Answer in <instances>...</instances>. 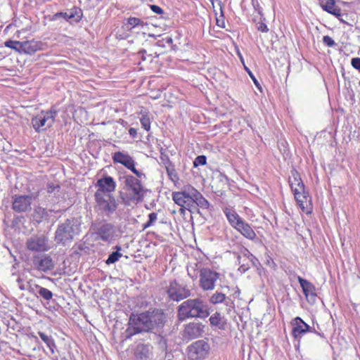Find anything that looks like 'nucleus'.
<instances>
[{"label":"nucleus","instance_id":"4d7b16f0","mask_svg":"<svg viewBox=\"0 0 360 360\" xmlns=\"http://www.w3.org/2000/svg\"><path fill=\"white\" fill-rule=\"evenodd\" d=\"M164 40L168 44H172L173 43V39L171 37H167Z\"/></svg>","mask_w":360,"mask_h":360},{"label":"nucleus","instance_id":"603ef678","mask_svg":"<svg viewBox=\"0 0 360 360\" xmlns=\"http://www.w3.org/2000/svg\"><path fill=\"white\" fill-rule=\"evenodd\" d=\"M150 8L154 13L157 14H162L163 13V10L157 5H151Z\"/></svg>","mask_w":360,"mask_h":360},{"label":"nucleus","instance_id":"f3484780","mask_svg":"<svg viewBox=\"0 0 360 360\" xmlns=\"http://www.w3.org/2000/svg\"><path fill=\"white\" fill-rule=\"evenodd\" d=\"M292 335L296 340H300L307 332L311 331V327L300 317L295 318L292 322Z\"/></svg>","mask_w":360,"mask_h":360},{"label":"nucleus","instance_id":"5701e85b","mask_svg":"<svg viewBox=\"0 0 360 360\" xmlns=\"http://www.w3.org/2000/svg\"><path fill=\"white\" fill-rule=\"evenodd\" d=\"M223 212L229 223L234 229H236V227H238L240 225V224L244 220L233 209L225 207L223 210Z\"/></svg>","mask_w":360,"mask_h":360},{"label":"nucleus","instance_id":"6e6552de","mask_svg":"<svg viewBox=\"0 0 360 360\" xmlns=\"http://www.w3.org/2000/svg\"><path fill=\"white\" fill-rule=\"evenodd\" d=\"M219 277V273L208 267L200 269L199 286L205 291L213 290Z\"/></svg>","mask_w":360,"mask_h":360},{"label":"nucleus","instance_id":"a211bd4d","mask_svg":"<svg viewBox=\"0 0 360 360\" xmlns=\"http://www.w3.org/2000/svg\"><path fill=\"white\" fill-rule=\"evenodd\" d=\"M203 333V326L199 323H190L187 324L183 332V338L187 340L195 339Z\"/></svg>","mask_w":360,"mask_h":360},{"label":"nucleus","instance_id":"de8ad7c7","mask_svg":"<svg viewBox=\"0 0 360 360\" xmlns=\"http://www.w3.org/2000/svg\"><path fill=\"white\" fill-rule=\"evenodd\" d=\"M60 17L63 18L65 20L69 22V14H68V11L65 12H60V13H56L53 15V19H57L58 18H60Z\"/></svg>","mask_w":360,"mask_h":360},{"label":"nucleus","instance_id":"aec40b11","mask_svg":"<svg viewBox=\"0 0 360 360\" xmlns=\"http://www.w3.org/2000/svg\"><path fill=\"white\" fill-rule=\"evenodd\" d=\"M297 205L303 212L311 214L312 212L311 198L306 191L294 195Z\"/></svg>","mask_w":360,"mask_h":360},{"label":"nucleus","instance_id":"cd10ccee","mask_svg":"<svg viewBox=\"0 0 360 360\" xmlns=\"http://www.w3.org/2000/svg\"><path fill=\"white\" fill-rule=\"evenodd\" d=\"M298 281L302 288L303 292L307 297L309 295L312 297L316 295L314 292L315 288L310 282L301 277L298 278Z\"/></svg>","mask_w":360,"mask_h":360},{"label":"nucleus","instance_id":"6e6d98bb","mask_svg":"<svg viewBox=\"0 0 360 360\" xmlns=\"http://www.w3.org/2000/svg\"><path fill=\"white\" fill-rule=\"evenodd\" d=\"M129 135H130L131 137H133V138L136 137V135H137L136 129H134V128L131 127V128L129 129Z\"/></svg>","mask_w":360,"mask_h":360},{"label":"nucleus","instance_id":"ddd939ff","mask_svg":"<svg viewBox=\"0 0 360 360\" xmlns=\"http://www.w3.org/2000/svg\"><path fill=\"white\" fill-rule=\"evenodd\" d=\"M32 201L30 195H15L12 197V210L17 213L28 212L32 210Z\"/></svg>","mask_w":360,"mask_h":360},{"label":"nucleus","instance_id":"393cba45","mask_svg":"<svg viewBox=\"0 0 360 360\" xmlns=\"http://www.w3.org/2000/svg\"><path fill=\"white\" fill-rule=\"evenodd\" d=\"M236 230L238 231L245 238L254 240L257 238V235L251 226L243 220L240 225L236 227Z\"/></svg>","mask_w":360,"mask_h":360},{"label":"nucleus","instance_id":"a878e982","mask_svg":"<svg viewBox=\"0 0 360 360\" xmlns=\"http://www.w3.org/2000/svg\"><path fill=\"white\" fill-rule=\"evenodd\" d=\"M209 302L212 304H217L225 302L226 306H231L233 302L230 301V299H226L225 294L220 292H215L209 298Z\"/></svg>","mask_w":360,"mask_h":360},{"label":"nucleus","instance_id":"ea45409f","mask_svg":"<svg viewBox=\"0 0 360 360\" xmlns=\"http://www.w3.org/2000/svg\"><path fill=\"white\" fill-rule=\"evenodd\" d=\"M300 181H302V179L299 173L296 170L292 169L291 171V175L289 177L290 186H291L292 184H297Z\"/></svg>","mask_w":360,"mask_h":360},{"label":"nucleus","instance_id":"7ed1b4c3","mask_svg":"<svg viewBox=\"0 0 360 360\" xmlns=\"http://www.w3.org/2000/svg\"><path fill=\"white\" fill-rule=\"evenodd\" d=\"M124 185L126 187L125 202L129 205L131 202L138 203L143 200L146 190L141 182L138 178L132 175H126L124 176Z\"/></svg>","mask_w":360,"mask_h":360},{"label":"nucleus","instance_id":"58836bf2","mask_svg":"<svg viewBox=\"0 0 360 360\" xmlns=\"http://www.w3.org/2000/svg\"><path fill=\"white\" fill-rule=\"evenodd\" d=\"M127 24L129 26L128 30H131L132 28H134L136 26L143 25V22L139 18L131 17V18H128Z\"/></svg>","mask_w":360,"mask_h":360},{"label":"nucleus","instance_id":"0eeeda50","mask_svg":"<svg viewBox=\"0 0 360 360\" xmlns=\"http://www.w3.org/2000/svg\"><path fill=\"white\" fill-rule=\"evenodd\" d=\"M56 115L57 112L56 110L41 111L32 119L33 128L37 132L50 128L54 123Z\"/></svg>","mask_w":360,"mask_h":360},{"label":"nucleus","instance_id":"3c124183","mask_svg":"<svg viewBox=\"0 0 360 360\" xmlns=\"http://www.w3.org/2000/svg\"><path fill=\"white\" fill-rule=\"evenodd\" d=\"M257 30L262 32H267L269 31V28L267 25L262 22H260L257 25Z\"/></svg>","mask_w":360,"mask_h":360},{"label":"nucleus","instance_id":"72a5a7b5","mask_svg":"<svg viewBox=\"0 0 360 360\" xmlns=\"http://www.w3.org/2000/svg\"><path fill=\"white\" fill-rule=\"evenodd\" d=\"M194 204L202 209H207L210 205L209 202L200 192L195 195L193 200H192V207H193Z\"/></svg>","mask_w":360,"mask_h":360},{"label":"nucleus","instance_id":"9d476101","mask_svg":"<svg viewBox=\"0 0 360 360\" xmlns=\"http://www.w3.org/2000/svg\"><path fill=\"white\" fill-rule=\"evenodd\" d=\"M167 293L171 300L179 302L190 297L191 290L187 285L172 281L167 287Z\"/></svg>","mask_w":360,"mask_h":360},{"label":"nucleus","instance_id":"f257e3e1","mask_svg":"<svg viewBox=\"0 0 360 360\" xmlns=\"http://www.w3.org/2000/svg\"><path fill=\"white\" fill-rule=\"evenodd\" d=\"M165 319L164 313L158 309L139 314H132L129 317L128 327L125 331L126 338H130L137 333L148 332L155 328L162 327Z\"/></svg>","mask_w":360,"mask_h":360},{"label":"nucleus","instance_id":"bb28decb","mask_svg":"<svg viewBox=\"0 0 360 360\" xmlns=\"http://www.w3.org/2000/svg\"><path fill=\"white\" fill-rule=\"evenodd\" d=\"M204 268L201 263L191 262L187 266L188 275L193 281H195L199 277L200 269Z\"/></svg>","mask_w":360,"mask_h":360},{"label":"nucleus","instance_id":"f8f14e48","mask_svg":"<svg viewBox=\"0 0 360 360\" xmlns=\"http://www.w3.org/2000/svg\"><path fill=\"white\" fill-rule=\"evenodd\" d=\"M188 357L191 360L204 359L210 350V345L203 340H197L188 346Z\"/></svg>","mask_w":360,"mask_h":360},{"label":"nucleus","instance_id":"79ce46f5","mask_svg":"<svg viewBox=\"0 0 360 360\" xmlns=\"http://www.w3.org/2000/svg\"><path fill=\"white\" fill-rule=\"evenodd\" d=\"M158 214L155 212L150 213L148 215V221L146 224H143V229H146L151 226L157 221Z\"/></svg>","mask_w":360,"mask_h":360},{"label":"nucleus","instance_id":"412c9836","mask_svg":"<svg viewBox=\"0 0 360 360\" xmlns=\"http://www.w3.org/2000/svg\"><path fill=\"white\" fill-rule=\"evenodd\" d=\"M44 49V44L39 41L30 40L22 41V53L33 54Z\"/></svg>","mask_w":360,"mask_h":360},{"label":"nucleus","instance_id":"4be33fe9","mask_svg":"<svg viewBox=\"0 0 360 360\" xmlns=\"http://www.w3.org/2000/svg\"><path fill=\"white\" fill-rule=\"evenodd\" d=\"M319 5L327 13L338 18L341 16V10L335 5V0H319Z\"/></svg>","mask_w":360,"mask_h":360},{"label":"nucleus","instance_id":"1a4fd4ad","mask_svg":"<svg viewBox=\"0 0 360 360\" xmlns=\"http://www.w3.org/2000/svg\"><path fill=\"white\" fill-rule=\"evenodd\" d=\"M25 245L32 252H47L51 248L49 238L44 235H33L27 239Z\"/></svg>","mask_w":360,"mask_h":360},{"label":"nucleus","instance_id":"b1692460","mask_svg":"<svg viewBox=\"0 0 360 360\" xmlns=\"http://www.w3.org/2000/svg\"><path fill=\"white\" fill-rule=\"evenodd\" d=\"M172 199L176 204L186 209L192 207V200L183 191L174 192Z\"/></svg>","mask_w":360,"mask_h":360},{"label":"nucleus","instance_id":"423d86ee","mask_svg":"<svg viewBox=\"0 0 360 360\" xmlns=\"http://www.w3.org/2000/svg\"><path fill=\"white\" fill-rule=\"evenodd\" d=\"M92 227L97 238L107 243H113L120 236L116 226L110 222L102 221L98 223H94Z\"/></svg>","mask_w":360,"mask_h":360},{"label":"nucleus","instance_id":"09e8293b","mask_svg":"<svg viewBox=\"0 0 360 360\" xmlns=\"http://www.w3.org/2000/svg\"><path fill=\"white\" fill-rule=\"evenodd\" d=\"M17 283H18V288L21 290H26L28 286V283H25L22 281V278L20 277H18L17 279Z\"/></svg>","mask_w":360,"mask_h":360},{"label":"nucleus","instance_id":"f03ea898","mask_svg":"<svg viewBox=\"0 0 360 360\" xmlns=\"http://www.w3.org/2000/svg\"><path fill=\"white\" fill-rule=\"evenodd\" d=\"M208 316L207 305L198 298L187 300L178 307V317L181 321L188 318H206Z\"/></svg>","mask_w":360,"mask_h":360},{"label":"nucleus","instance_id":"8fccbe9b","mask_svg":"<svg viewBox=\"0 0 360 360\" xmlns=\"http://www.w3.org/2000/svg\"><path fill=\"white\" fill-rule=\"evenodd\" d=\"M220 16L216 18L217 25L220 27H225L224 17L221 16V11H220Z\"/></svg>","mask_w":360,"mask_h":360},{"label":"nucleus","instance_id":"39448f33","mask_svg":"<svg viewBox=\"0 0 360 360\" xmlns=\"http://www.w3.org/2000/svg\"><path fill=\"white\" fill-rule=\"evenodd\" d=\"M94 198L96 212L104 217H111L115 212L119 205L117 200L113 195H94Z\"/></svg>","mask_w":360,"mask_h":360},{"label":"nucleus","instance_id":"20e7f679","mask_svg":"<svg viewBox=\"0 0 360 360\" xmlns=\"http://www.w3.org/2000/svg\"><path fill=\"white\" fill-rule=\"evenodd\" d=\"M78 226L75 219H68L58 225L55 232V240L58 243L65 245L72 240L77 233Z\"/></svg>","mask_w":360,"mask_h":360},{"label":"nucleus","instance_id":"a19ab883","mask_svg":"<svg viewBox=\"0 0 360 360\" xmlns=\"http://www.w3.org/2000/svg\"><path fill=\"white\" fill-rule=\"evenodd\" d=\"M141 124L144 129L149 131L150 129V120L148 115H143L140 119Z\"/></svg>","mask_w":360,"mask_h":360},{"label":"nucleus","instance_id":"864d4df0","mask_svg":"<svg viewBox=\"0 0 360 360\" xmlns=\"http://www.w3.org/2000/svg\"><path fill=\"white\" fill-rule=\"evenodd\" d=\"M245 70L248 72V73L250 75V77H251V79H252L254 84L258 87L259 86V82L257 80V79L255 78V77L254 76V75L252 73V72L248 68H245Z\"/></svg>","mask_w":360,"mask_h":360},{"label":"nucleus","instance_id":"13d9d810","mask_svg":"<svg viewBox=\"0 0 360 360\" xmlns=\"http://www.w3.org/2000/svg\"><path fill=\"white\" fill-rule=\"evenodd\" d=\"M146 53V51L145 50H141V51H139V54H142V53Z\"/></svg>","mask_w":360,"mask_h":360},{"label":"nucleus","instance_id":"c03bdc74","mask_svg":"<svg viewBox=\"0 0 360 360\" xmlns=\"http://www.w3.org/2000/svg\"><path fill=\"white\" fill-rule=\"evenodd\" d=\"M41 286L37 285V284H32L30 283H28V286L26 290H28L30 293L37 296L38 292L39 291V288H41Z\"/></svg>","mask_w":360,"mask_h":360},{"label":"nucleus","instance_id":"2eb2a0df","mask_svg":"<svg viewBox=\"0 0 360 360\" xmlns=\"http://www.w3.org/2000/svg\"><path fill=\"white\" fill-rule=\"evenodd\" d=\"M95 186L98 188L94 195H112L111 193L115 191L116 188V182L112 176H105L99 179Z\"/></svg>","mask_w":360,"mask_h":360},{"label":"nucleus","instance_id":"dca6fc26","mask_svg":"<svg viewBox=\"0 0 360 360\" xmlns=\"http://www.w3.org/2000/svg\"><path fill=\"white\" fill-rule=\"evenodd\" d=\"M32 263L35 269L45 273L53 270L55 267L52 258L47 255L33 257Z\"/></svg>","mask_w":360,"mask_h":360},{"label":"nucleus","instance_id":"4c0bfd02","mask_svg":"<svg viewBox=\"0 0 360 360\" xmlns=\"http://www.w3.org/2000/svg\"><path fill=\"white\" fill-rule=\"evenodd\" d=\"M290 188L294 195L305 191L304 185L302 181H300V182H298L297 184H292Z\"/></svg>","mask_w":360,"mask_h":360},{"label":"nucleus","instance_id":"37998d69","mask_svg":"<svg viewBox=\"0 0 360 360\" xmlns=\"http://www.w3.org/2000/svg\"><path fill=\"white\" fill-rule=\"evenodd\" d=\"M207 162V158L205 155H198L195 158L194 162H193V166L195 167H197L198 166H202L206 165Z\"/></svg>","mask_w":360,"mask_h":360},{"label":"nucleus","instance_id":"c756f323","mask_svg":"<svg viewBox=\"0 0 360 360\" xmlns=\"http://www.w3.org/2000/svg\"><path fill=\"white\" fill-rule=\"evenodd\" d=\"M113 248L115 251L110 254L108 259L105 260V264L108 265L115 264L122 257V254L120 252L122 250L120 245H115Z\"/></svg>","mask_w":360,"mask_h":360},{"label":"nucleus","instance_id":"f704fd0d","mask_svg":"<svg viewBox=\"0 0 360 360\" xmlns=\"http://www.w3.org/2000/svg\"><path fill=\"white\" fill-rule=\"evenodd\" d=\"M6 47L22 53V41L8 40L4 43Z\"/></svg>","mask_w":360,"mask_h":360},{"label":"nucleus","instance_id":"2f4dec72","mask_svg":"<svg viewBox=\"0 0 360 360\" xmlns=\"http://www.w3.org/2000/svg\"><path fill=\"white\" fill-rule=\"evenodd\" d=\"M210 322L212 326H216L219 329L224 328V321L219 312H215L210 317Z\"/></svg>","mask_w":360,"mask_h":360},{"label":"nucleus","instance_id":"c9c22d12","mask_svg":"<svg viewBox=\"0 0 360 360\" xmlns=\"http://www.w3.org/2000/svg\"><path fill=\"white\" fill-rule=\"evenodd\" d=\"M181 191L185 193L186 195L191 200H193L195 195L199 193L197 189L191 185L185 186Z\"/></svg>","mask_w":360,"mask_h":360},{"label":"nucleus","instance_id":"5fc2aeb1","mask_svg":"<svg viewBox=\"0 0 360 360\" xmlns=\"http://www.w3.org/2000/svg\"><path fill=\"white\" fill-rule=\"evenodd\" d=\"M212 7H214V3L217 1L220 7V11H221V16L223 17V4L220 0H210Z\"/></svg>","mask_w":360,"mask_h":360},{"label":"nucleus","instance_id":"c85d7f7f","mask_svg":"<svg viewBox=\"0 0 360 360\" xmlns=\"http://www.w3.org/2000/svg\"><path fill=\"white\" fill-rule=\"evenodd\" d=\"M38 335L40 338L43 340V342L46 345V346L49 348L51 354H55V349L56 348V345L55 343V340L51 336L47 335L43 332L39 331Z\"/></svg>","mask_w":360,"mask_h":360},{"label":"nucleus","instance_id":"6ab92c4d","mask_svg":"<svg viewBox=\"0 0 360 360\" xmlns=\"http://www.w3.org/2000/svg\"><path fill=\"white\" fill-rule=\"evenodd\" d=\"M134 354L136 360H150L153 356V346L149 343H139Z\"/></svg>","mask_w":360,"mask_h":360},{"label":"nucleus","instance_id":"7c9ffc66","mask_svg":"<svg viewBox=\"0 0 360 360\" xmlns=\"http://www.w3.org/2000/svg\"><path fill=\"white\" fill-rule=\"evenodd\" d=\"M69 14V22L70 23L78 22L82 18V11L77 7H73L72 8L68 10Z\"/></svg>","mask_w":360,"mask_h":360},{"label":"nucleus","instance_id":"49530a36","mask_svg":"<svg viewBox=\"0 0 360 360\" xmlns=\"http://www.w3.org/2000/svg\"><path fill=\"white\" fill-rule=\"evenodd\" d=\"M352 66L360 72V58H353L351 60Z\"/></svg>","mask_w":360,"mask_h":360},{"label":"nucleus","instance_id":"473e14b6","mask_svg":"<svg viewBox=\"0 0 360 360\" xmlns=\"http://www.w3.org/2000/svg\"><path fill=\"white\" fill-rule=\"evenodd\" d=\"M47 211L41 207H38L34 209V212L32 214V220L37 223L39 224L41 222L42 219L47 216Z\"/></svg>","mask_w":360,"mask_h":360},{"label":"nucleus","instance_id":"e433bc0d","mask_svg":"<svg viewBox=\"0 0 360 360\" xmlns=\"http://www.w3.org/2000/svg\"><path fill=\"white\" fill-rule=\"evenodd\" d=\"M38 295L46 301H50L53 297L52 292L44 287H41V288H39Z\"/></svg>","mask_w":360,"mask_h":360},{"label":"nucleus","instance_id":"9b49d317","mask_svg":"<svg viewBox=\"0 0 360 360\" xmlns=\"http://www.w3.org/2000/svg\"><path fill=\"white\" fill-rule=\"evenodd\" d=\"M112 160L113 163H119L124 166L127 169L131 171L136 177L141 178L144 174L140 171L137 170L135 167L136 162L134 158L125 151H117L112 153Z\"/></svg>","mask_w":360,"mask_h":360},{"label":"nucleus","instance_id":"bf43d9fd","mask_svg":"<svg viewBox=\"0 0 360 360\" xmlns=\"http://www.w3.org/2000/svg\"><path fill=\"white\" fill-rule=\"evenodd\" d=\"M342 77H343L345 79H346V77H345V74H344V73L342 74Z\"/></svg>","mask_w":360,"mask_h":360},{"label":"nucleus","instance_id":"4468645a","mask_svg":"<svg viewBox=\"0 0 360 360\" xmlns=\"http://www.w3.org/2000/svg\"><path fill=\"white\" fill-rule=\"evenodd\" d=\"M239 265L238 271L243 274L251 266H256L259 263L258 259L246 248H244L237 257Z\"/></svg>","mask_w":360,"mask_h":360},{"label":"nucleus","instance_id":"a18cd8bd","mask_svg":"<svg viewBox=\"0 0 360 360\" xmlns=\"http://www.w3.org/2000/svg\"><path fill=\"white\" fill-rule=\"evenodd\" d=\"M323 42L329 47H333L335 45L334 40L328 35L323 37Z\"/></svg>","mask_w":360,"mask_h":360}]
</instances>
